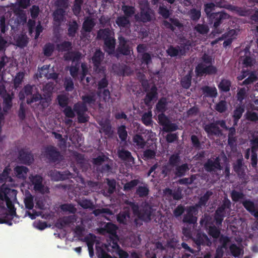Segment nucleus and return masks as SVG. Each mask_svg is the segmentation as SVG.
I'll list each match as a JSON object with an SVG mask.
<instances>
[{"label": "nucleus", "mask_w": 258, "mask_h": 258, "mask_svg": "<svg viewBox=\"0 0 258 258\" xmlns=\"http://www.w3.org/2000/svg\"><path fill=\"white\" fill-rule=\"evenodd\" d=\"M2 98H3V110L5 112H7L12 107L13 94L12 93V94H10L9 93H7L5 94V95L3 96Z\"/></svg>", "instance_id": "nucleus-22"}, {"label": "nucleus", "mask_w": 258, "mask_h": 258, "mask_svg": "<svg viewBox=\"0 0 258 258\" xmlns=\"http://www.w3.org/2000/svg\"><path fill=\"white\" fill-rule=\"evenodd\" d=\"M24 78V73L23 72H20L16 74V75L13 80V84L15 89H17L19 87L23 81Z\"/></svg>", "instance_id": "nucleus-48"}, {"label": "nucleus", "mask_w": 258, "mask_h": 258, "mask_svg": "<svg viewBox=\"0 0 258 258\" xmlns=\"http://www.w3.org/2000/svg\"><path fill=\"white\" fill-rule=\"evenodd\" d=\"M104 58V53L100 48L97 49L91 58L94 68L95 70H97L99 68Z\"/></svg>", "instance_id": "nucleus-16"}, {"label": "nucleus", "mask_w": 258, "mask_h": 258, "mask_svg": "<svg viewBox=\"0 0 258 258\" xmlns=\"http://www.w3.org/2000/svg\"><path fill=\"white\" fill-rule=\"evenodd\" d=\"M180 161V158L178 154H173L168 160V164L171 167H176L178 165Z\"/></svg>", "instance_id": "nucleus-49"}, {"label": "nucleus", "mask_w": 258, "mask_h": 258, "mask_svg": "<svg viewBox=\"0 0 258 258\" xmlns=\"http://www.w3.org/2000/svg\"><path fill=\"white\" fill-rule=\"evenodd\" d=\"M158 123L162 127L167 124L170 120L165 113H160L158 115Z\"/></svg>", "instance_id": "nucleus-60"}, {"label": "nucleus", "mask_w": 258, "mask_h": 258, "mask_svg": "<svg viewBox=\"0 0 258 258\" xmlns=\"http://www.w3.org/2000/svg\"><path fill=\"white\" fill-rule=\"evenodd\" d=\"M213 194V192L211 190L207 191L203 196L201 197L198 203L196 204L195 206L197 208L206 206L208 201Z\"/></svg>", "instance_id": "nucleus-30"}, {"label": "nucleus", "mask_w": 258, "mask_h": 258, "mask_svg": "<svg viewBox=\"0 0 258 258\" xmlns=\"http://www.w3.org/2000/svg\"><path fill=\"white\" fill-rule=\"evenodd\" d=\"M167 53L171 57H175L179 55L183 56L185 54V45H181L180 46L177 45L174 47L170 45L166 50Z\"/></svg>", "instance_id": "nucleus-15"}, {"label": "nucleus", "mask_w": 258, "mask_h": 258, "mask_svg": "<svg viewBox=\"0 0 258 258\" xmlns=\"http://www.w3.org/2000/svg\"><path fill=\"white\" fill-rule=\"evenodd\" d=\"M133 142L140 148H143L146 145V142L141 134H136L133 137Z\"/></svg>", "instance_id": "nucleus-42"}, {"label": "nucleus", "mask_w": 258, "mask_h": 258, "mask_svg": "<svg viewBox=\"0 0 258 258\" xmlns=\"http://www.w3.org/2000/svg\"><path fill=\"white\" fill-rule=\"evenodd\" d=\"M10 169L8 167H6L3 172L0 174V183H6L10 181L11 177L10 176Z\"/></svg>", "instance_id": "nucleus-51"}, {"label": "nucleus", "mask_w": 258, "mask_h": 258, "mask_svg": "<svg viewBox=\"0 0 258 258\" xmlns=\"http://www.w3.org/2000/svg\"><path fill=\"white\" fill-rule=\"evenodd\" d=\"M72 48V43L70 41H64L62 43L56 45V49L58 51L67 52H70V50Z\"/></svg>", "instance_id": "nucleus-34"}, {"label": "nucleus", "mask_w": 258, "mask_h": 258, "mask_svg": "<svg viewBox=\"0 0 258 258\" xmlns=\"http://www.w3.org/2000/svg\"><path fill=\"white\" fill-rule=\"evenodd\" d=\"M136 194L140 198L148 196L149 194V189L147 184L143 186H139L137 188Z\"/></svg>", "instance_id": "nucleus-43"}, {"label": "nucleus", "mask_w": 258, "mask_h": 258, "mask_svg": "<svg viewBox=\"0 0 258 258\" xmlns=\"http://www.w3.org/2000/svg\"><path fill=\"white\" fill-rule=\"evenodd\" d=\"M115 23L119 27L123 28H125L130 24L129 19L124 16L118 17L115 20Z\"/></svg>", "instance_id": "nucleus-45"}, {"label": "nucleus", "mask_w": 258, "mask_h": 258, "mask_svg": "<svg viewBox=\"0 0 258 258\" xmlns=\"http://www.w3.org/2000/svg\"><path fill=\"white\" fill-rule=\"evenodd\" d=\"M151 12V9L149 5L147 4L140 8V17L137 15L135 16V18L143 23L150 22L152 19Z\"/></svg>", "instance_id": "nucleus-12"}, {"label": "nucleus", "mask_w": 258, "mask_h": 258, "mask_svg": "<svg viewBox=\"0 0 258 258\" xmlns=\"http://www.w3.org/2000/svg\"><path fill=\"white\" fill-rule=\"evenodd\" d=\"M215 7L216 5L213 3H209L204 5V11L209 18L213 14L212 12L215 10Z\"/></svg>", "instance_id": "nucleus-57"}, {"label": "nucleus", "mask_w": 258, "mask_h": 258, "mask_svg": "<svg viewBox=\"0 0 258 258\" xmlns=\"http://www.w3.org/2000/svg\"><path fill=\"white\" fill-rule=\"evenodd\" d=\"M245 105L237 104L233 111L232 117L234 120V125H237L239 119L241 117L243 113L245 111Z\"/></svg>", "instance_id": "nucleus-19"}, {"label": "nucleus", "mask_w": 258, "mask_h": 258, "mask_svg": "<svg viewBox=\"0 0 258 258\" xmlns=\"http://www.w3.org/2000/svg\"><path fill=\"white\" fill-rule=\"evenodd\" d=\"M142 85L144 91L146 93L144 102L147 106H150L151 105L152 101H156L158 98L157 87L154 84L151 86L148 81L142 83Z\"/></svg>", "instance_id": "nucleus-2"}, {"label": "nucleus", "mask_w": 258, "mask_h": 258, "mask_svg": "<svg viewBox=\"0 0 258 258\" xmlns=\"http://www.w3.org/2000/svg\"><path fill=\"white\" fill-rule=\"evenodd\" d=\"M81 53L79 51H71L64 54V59L67 61L71 60L75 62V65H72L70 68V73L71 76L75 78L77 77L80 68Z\"/></svg>", "instance_id": "nucleus-1"}, {"label": "nucleus", "mask_w": 258, "mask_h": 258, "mask_svg": "<svg viewBox=\"0 0 258 258\" xmlns=\"http://www.w3.org/2000/svg\"><path fill=\"white\" fill-rule=\"evenodd\" d=\"M109 160V158L104 154L99 155L96 158H93L92 163L96 166H99L102 165L104 162Z\"/></svg>", "instance_id": "nucleus-52"}, {"label": "nucleus", "mask_w": 258, "mask_h": 258, "mask_svg": "<svg viewBox=\"0 0 258 258\" xmlns=\"http://www.w3.org/2000/svg\"><path fill=\"white\" fill-rule=\"evenodd\" d=\"M202 90L206 97L215 98L217 96V90L215 87L205 86L202 87Z\"/></svg>", "instance_id": "nucleus-27"}, {"label": "nucleus", "mask_w": 258, "mask_h": 258, "mask_svg": "<svg viewBox=\"0 0 258 258\" xmlns=\"http://www.w3.org/2000/svg\"><path fill=\"white\" fill-rule=\"evenodd\" d=\"M139 183L138 179H133L126 183L123 186L124 191H129L132 190L134 187L137 186Z\"/></svg>", "instance_id": "nucleus-64"}, {"label": "nucleus", "mask_w": 258, "mask_h": 258, "mask_svg": "<svg viewBox=\"0 0 258 258\" xmlns=\"http://www.w3.org/2000/svg\"><path fill=\"white\" fill-rule=\"evenodd\" d=\"M247 90L244 87L238 89L236 95V100L238 102V104L245 105L243 100L247 96Z\"/></svg>", "instance_id": "nucleus-23"}, {"label": "nucleus", "mask_w": 258, "mask_h": 258, "mask_svg": "<svg viewBox=\"0 0 258 258\" xmlns=\"http://www.w3.org/2000/svg\"><path fill=\"white\" fill-rule=\"evenodd\" d=\"M195 72L198 76H202L204 75H213L217 72L216 67L211 64L205 66L203 62L199 63L196 67Z\"/></svg>", "instance_id": "nucleus-8"}, {"label": "nucleus", "mask_w": 258, "mask_h": 258, "mask_svg": "<svg viewBox=\"0 0 258 258\" xmlns=\"http://www.w3.org/2000/svg\"><path fill=\"white\" fill-rule=\"evenodd\" d=\"M81 99L83 101L82 103H85V105H94L96 101V95L95 92H92L89 94L82 96Z\"/></svg>", "instance_id": "nucleus-29"}, {"label": "nucleus", "mask_w": 258, "mask_h": 258, "mask_svg": "<svg viewBox=\"0 0 258 258\" xmlns=\"http://www.w3.org/2000/svg\"><path fill=\"white\" fill-rule=\"evenodd\" d=\"M54 49V45L53 43L50 42L46 43L43 48L44 55L47 57L51 56Z\"/></svg>", "instance_id": "nucleus-44"}, {"label": "nucleus", "mask_w": 258, "mask_h": 258, "mask_svg": "<svg viewBox=\"0 0 258 258\" xmlns=\"http://www.w3.org/2000/svg\"><path fill=\"white\" fill-rule=\"evenodd\" d=\"M44 156L51 163H58L62 159V156L60 152L52 145L47 146L44 148Z\"/></svg>", "instance_id": "nucleus-6"}, {"label": "nucleus", "mask_w": 258, "mask_h": 258, "mask_svg": "<svg viewBox=\"0 0 258 258\" xmlns=\"http://www.w3.org/2000/svg\"><path fill=\"white\" fill-rule=\"evenodd\" d=\"M142 122L146 126L150 125L152 122L151 112H145L142 117Z\"/></svg>", "instance_id": "nucleus-62"}, {"label": "nucleus", "mask_w": 258, "mask_h": 258, "mask_svg": "<svg viewBox=\"0 0 258 258\" xmlns=\"http://www.w3.org/2000/svg\"><path fill=\"white\" fill-rule=\"evenodd\" d=\"M121 10L123 12L124 16L126 17L128 19L132 17L136 12L135 7L129 5H122Z\"/></svg>", "instance_id": "nucleus-33"}, {"label": "nucleus", "mask_w": 258, "mask_h": 258, "mask_svg": "<svg viewBox=\"0 0 258 258\" xmlns=\"http://www.w3.org/2000/svg\"><path fill=\"white\" fill-rule=\"evenodd\" d=\"M197 208L195 206H190L186 208L185 214L183 215L182 222L189 225H195L197 223L198 218Z\"/></svg>", "instance_id": "nucleus-7"}, {"label": "nucleus", "mask_w": 258, "mask_h": 258, "mask_svg": "<svg viewBox=\"0 0 258 258\" xmlns=\"http://www.w3.org/2000/svg\"><path fill=\"white\" fill-rule=\"evenodd\" d=\"M31 181L34 185V189L41 194H44L49 191L48 188H46L43 184V178L39 175L33 176L31 178Z\"/></svg>", "instance_id": "nucleus-11"}, {"label": "nucleus", "mask_w": 258, "mask_h": 258, "mask_svg": "<svg viewBox=\"0 0 258 258\" xmlns=\"http://www.w3.org/2000/svg\"><path fill=\"white\" fill-rule=\"evenodd\" d=\"M95 25V23L93 19L90 17H87L83 23L82 28L85 32H90Z\"/></svg>", "instance_id": "nucleus-28"}, {"label": "nucleus", "mask_w": 258, "mask_h": 258, "mask_svg": "<svg viewBox=\"0 0 258 258\" xmlns=\"http://www.w3.org/2000/svg\"><path fill=\"white\" fill-rule=\"evenodd\" d=\"M83 4V0H75L72 11L76 16H78L80 15Z\"/></svg>", "instance_id": "nucleus-47"}, {"label": "nucleus", "mask_w": 258, "mask_h": 258, "mask_svg": "<svg viewBox=\"0 0 258 258\" xmlns=\"http://www.w3.org/2000/svg\"><path fill=\"white\" fill-rule=\"evenodd\" d=\"M18 159L21 163L26 165H30L34 160L33 156L31 151L24 149H21L19 151Z\"/></svg>", "instance_id": "nucleus-13"}, {"label": "nucleus", "mask_w": 258, "mask_h": 258, "mask_svg": "<svg viewBox=\"0 0 258 258\" xmlns=\"http://www.w3.org/2000/svg\"><path fill=\"white\" fill-rule=\"evenodd\" d=\"M189 170L187 163H184L180 165H177L175 168L174 174L176 177H181L185 175L186 172Z\"/></svg>", "instance_id": "nucleus-21"}, {"label": "nucleus", "mask_w": 258, "mask_h": 258, "mask_svg": "<svg viewBox=\"0 0 258 258\" xmlns=\"http://www.w3.org/2000/svg\"><path fill=\"white\" fill-rule=\"evenodd\" d=\"M54 6L57 9H62L66 11L69 6V1L56 0L54 2Z\"/></svg>", "instance_id": "nucleus-56"}, {"label": "nucleus", "mask_w": 258, "mask_h": 258, "mask_svg": "<svg viewBox=\"0 0 258 258\" xmlns=\"http://www.w3.org/2000/svg\"><path fill=\"white\" fill-rule=\"evenodd\" d=\"M225 216L226 211L223 210L222 208H220L219 207H218L215 211L214 215V219L215 220L216 224L217 225H221L224 218Z\"/></svg>", "instance_id": "nucleus-25"}, {"label": "nucleus", "mask_w": 258, "mask_h": 258, "mask_svg": "<svg viewBox=\"0 0 258 258\" xmlns=\"http://www.w3.org/2000/svg\"><path fill=\"white\" fill-rule=\"evenodd\" d=\"M219 90L223 92H229L231 87V82L227 79H222L218 85Z\"/></svg>", "instance_id": "nucleus-35"}, {"label": "nucleus", "mask_w": 258, "mask_h": 258, "mask_svg": "<svg viewBox=\"0 0 258 258\" xmlns=\"http://www.w3.org/2000/svg\"><path fill=\"white\" fill-rule=\"evenodd\" d=\"M117 221L120 224H126L130 218V212L128 209L121 211L117 215Z\"/></svg>", "instance_id": "nucleus-24"}, {"label": "nucleus", "mask_w": 258, "mask_h": 258, "mask_svg": "<svg viewBox=\"0 0 258 258\" xmlns=\"http://www.w3.org/2000/svg\"><path fill=\"white\" fill-rule=\"evenodd\" d=\"M78 29V24L76 21L74 20L69 25V28L68 29V36L71 37H75Z\"/></svg>", "instance_id": "nucleus-41"}, {"label": "nucleus", "mask_w": 258, "mask_h": 258, "mask_svg": "<svg viewBox=\"0 0 258 258\" xmlns=\"http://www.w3.org/2000/svg\"><path fill=\"white\" fill-rule=\"evenodd\" d=\"M117 133L122 142H126L127 138V132L125 125H121L118 126L117 128Z\"/></svg>", "instance_id": "nucleus-39"}, {"label": "nucleus", "mask_w": 258, "mask_h": 258, "mask_svg": "<svg viewBox=\"0 0 258 258\" xmlns=\"http://www.w3.org/2000/svg\"><path fill=\"white\" fill-rule=\"evenodd\" d=\"M195 243L197 245V248L200 250L201 246H210L212 242L208 236L205 233H198L194 240Z\"/></svg>", "instance_id": "nucleus-14"}, {"label": "nucleus", "mask_w": 258, "mask_h": 258, "mask_svg": "<svg viewBox=\"0 0 258 258\" xmlns=\"http://www.w3.org/2000/svg\"><path fill=\"white\" fill-rule=\"evenodd\" d=\"M192 76L191 72H188L185 76L181 78L180 81L181 86L184 89L189 88L191 84Z\"/></svg>", "instance_id": "nucleus-36"}, {"label": "nucleus", "mask_w": 258, "mask_h": 258, "mask_svg": "<svg viewBox=\"0 0 258 258\" xmlns=\"http://www.w3.org/2000/svg\"><path fill=\"white\" fill-rule=\"evenodd\" d=\"M208 234L213 238H218L220 235V230L215 226H210L209 228Z\"/></svg>", "instance_id": "nucleus-63"}, {"label": "nucleus", "mask_w": 258, "mask_h": 258, "mask_svg": "<svg viewBox=\"0 0 258 258\" xmlns=\"http://www.w3.org/2000/svg\"><path fill=\"white\" fill-rule=\"evenodd\" d=\"M138 206L135 205L133 208L134 213L138 212V217L141 220L145 221H149L152 219V216L154 214L155 210L153 207L148 203H145L142 207V209L139 211Z\"/></svg>", "instance_id": "nucleus-3"}, {"label": "nucleus", "mask_w": 258, "mask_h": 258, "mask_svg": "<svg viewBox=\"0 0 258 258\" xmlns=\"http://www.w3.org/2000/svg\"><path fill=\"white\" fill-rule=\"evenodd\" d=\"M168 102L167 98L161 97L156 103L155 112L158 113H164L167 109Z\"/></svg>", "instance_id": "nucleus-20"}, {"label": "nucleus", "mask_w": 258, "mask_h": 258, "mask_svg": "<svg viewBox=\"0 0 258 258\" xmlns=\"http://www.w3.org/2000/svg\"><path fill=\"white\" fill-rule=\"evenodd\" d=\"M116 40L114 37L104 41L103 49L109 55L115 53Z\"/></svg>", "instance_id": "nucleus-17"}, {"label": "nucleus", "mask_w": 258, "mask_h": 258, "mask_svg": "<svg viewBox=\"0 0 258 258\" xmlns=\"http://www.w3.org/2000/svg\"><path fill=\"white\" fill-rule=\"evenodd\" d=\"M66 11L62 9H56L53 13L54 24L59 26L64 19Z\"/></svg>", "instance_id": "nucleus-18"}, {"label": "nucleus", "mask_w": 258, "mask_h": 258, "mask_svg": "<svg viewBox=\"0 0 258 258\" xmlns=\"http://www.w3.org/2000/svg\"><path fill=\"white\" fill-rule=\"evenodd\" d=\"M244 208L249 212L252 215L257 211L254 203L249 199L245 200L242 202Z\"/></svg>", "instance_id": "nucleus-26"}, {"label": "nucleus", "mask_w": 258, "mask_h": 258, "mask_svg": "<svg viewBox=\"0 0 258 258\" xmlns=\"http://www.w3.org/2000/svg\"><path fill=\"white\" fill-rule=\"evenodd\" d=\"M204 168L207 172L210 173L216 172L217 170H221L222 167L221 165L219 157H216L214 160L208 159L204 163Z\"/></svg>", "instance_id": "nucleus-10"}, {"label": "nucleus", "mask_w": 258, "mask_h": 258, "mask_svg": "<svg viewBox=\"0 0 258 258\" xmlns=\"http://www.w3.org/2000/svg\"><path fill=\"white\" fill-rule=\"evenodd\" d=\"M111 32L109 28L100 29L97 32V38L102 39L104 41L112 37Z\"/></svg>", "instance_id": "nucleus-32"}, {"label": "nucleus", "mask_w": 258, "mask_h": 258, "mask_svg": "<svg viewBox=\"0 0 258 258\" xmlns=\"http://www.w3.org/2000/svg\"><path fill=\"white\" fill-rule=\"evenodd\" d=\"M231 198L233 202L236 203L240 200L243 199L245 198V195L242 192L233 189L231 192Z\"/></svg>", "instance_id": "nucleus-50"}, {"label": "nucleus", "mask_w": 258, "mask_h": 258, "mask_svg": "<svg viewBox=\"0 0 258 258\" xmlns=\"http://www.w3.org/2000/svg\"><path fill=\"white\" fill-rule=\"evenodd\" d=\"M118 157L122 160H130L133 159L131 153L128 150L122 149L118 150Z\"/></svg>", "instance_id": "nucleus-46"}, {"label": "nucleus", "mask_w": 258, "mask_h": 258, "mask_svg": "<svg viewBox=\"0 0 258 258\" xmlns=\"http://www.w3.org/2000/svg\"><path fill=\"white\" fill-rule=\"evenodd\" d=\"M194 30L196 33L204 35L208 33L209 28L207 24H198L195 26Z\"/></svg>", "instance_id": "nucleus-37"}, {"label": "nucleus", "mask_w": 258, "mask_h": 258, "mask_svg": "<svg viewBox=\"0 0 258 258\" xmlns=\"http://www.w3.org/2000/svg\"><path fill=\"white\" fill-rule=\"evenodd\" d=\"M118 45L115 50V56L118 57L120 55H130L133 51L132 46L128 44L129 40L122 35L118 37Z\"/></svg>", "instance_id": "nucleus-4"}, {"label": "nucleus", "mask_w": 258, "mask_h": 258, "mask_svg": "<svg viewBox=\"0 0 258 258\" xmlns=\"http://www.w3.org/2000/svg\"><path fill=\"white\" fill-rule=\"evenodd\" d=\"M57 100L58 105L61 108H64L69 106V98L66 95H58L57 97Z\"/></svg>", "instance_id": "nucleus-54"}, {"label": "nucleus", "mask_w": 258, "mask_h": 258, "mask_svg": "<svg viewBox=\"0 0 258 258\" xmlns=\"http://www.w3.org/2000/svg\"><path fill=\"white\" fill-rule=\"evenodd\" d=\"M191 144L194 148L196 149H200L202 148V143L200 141L199 138L195 135H192L190 137Z\"/></svg>", "instance_id": "nucleus-61"}, {"label": "nucleus", "mask_w": 258, "mask_h": 258, "mask_svg": "<svg viewBox=\"0 0 258 258\" xmlns=\"http://www.w3.org/2000/svg\"><path fill=\"white\" fill-rule=\"evenodd\" d=\"M100 125L101 126V130L105 135L109 137L113 135V131L112 130V126L110 122L105 121Z\"/></svg>", "instance_id": "nucleus-40"}, {"label": "nucleus", "mask_w": 258, "mask_h": 258, "mask_svg": "<svg viewBox=\"0 0 258 258\" xmlns=\"http://www.w3.org/2000/svg\"><path fill=\"white\" fill-rule=\"evenodd\" d=\"M186 211V208L181 204L178 205L173 210V214L174 216L178 218L180 217Z\"/></svg>", "instance_id": "nucleus-59"}, {"label": "nucleus", "mask_w": 258, "mask_h": 258, "mask_svg": "<svg viewBox=\"0 0 258 258\" xmlns=\"http://www.w3.org/2000/svg\"><path fill=\"white\" fill-rule=\"evenodd\" d=\"M117 227L115 225L111 223H107L104 228V230L110 235V236L117 237Z\"/></svg>", "instance_id": "nucleus-38"}, {"label": "nucleus", "mask_w": 258, "mask_h": 258, "mask_svg": "<svg viewBox=\"0 0 258 258\" xmlns=\"http://www.w3.org/2000/svg\"><path fill=\"white\" fill-rule=\"evenodd\" d=\"M74 110L77 115L78 122L84 123L89 121V116L86 113L88 111L87 105L81 102H78L74 105Z\"/></svg>", "instance_id": "nucleus-5"}, {"label": "nucleus", "mask_w": 258, "mask_h": 258, "mask_svg": "<svg viewBox=\"0 0 258 258\" xmlns=\"http://www.w3.org/2000/svg\"><path fill=\"white\" fill-rule=\"evenodd\" d=\"M215 109L219 113H224L227 109V104L225 100H220L215 106Z\"/></svg>", "instance_id": "nucleus-53"}, {"label": "nucleus", "mask_w": 258, "mask_h": 258, "mask_svg": "<svg viewBox=\"0 0 258 258\" xmlns=\"http://www.w3.org/2000/svg\"><path fill=\"white\" fill-rule=\"evenodd\" d=\"M28 43V37L27 36L24 35H22L19 36L16 40V44L20 48H24L26 46Z\"/></svg>", "instance_id": "nucleus-55"}, {"label": "nucleus", "mask_w": 258, "mask_h": 258, "mask_svg": "<svg viewBox=\"0 0 258 258\" xmlns=\"http://www.w3.org/2000/svg\"><path fill=\"white\" fill-rule=\"evenodd\" d=\"M196 178V175L194 174H192L190 175V177H189V178L185 177V178H181V179H179L178 180V183L179 184H181V185H190V184H191L194 182V181H195Z\"/></svg>", "instance_id": "nucleus-58"}, {"label": "nucleus", "mask_w": 258, "mask_h": 258, "mask_svg": "<svg viewBox=\"0 0 258 258\" xmlns=\"http://www.w3.org/2000/svg\"><path fill=\"white\" fill-rule=\"evenodd\" d=\"M204 130L208 134L219 135L221 133V131L218 126L214 123H211L205 126Z\"/></svg>", "instance_id": "nucleus-31"}, {"label": "nucleus", "mask_w": 258, "mask_h": 258, "mask_svg": "<svg viewBox=\"0 0 258 258\" xmlns=\"http://www.w3.org/2000/svg\"><path fill=\"white\" fill-rule=\"evenodd\" d=\"M229 15L223 12L213 13L211 16L209 18L211 23L213 24V28L215 30L218 29L220 25L223 23L224 20L228 19Z\"/></svg>", "instance_id": "nucleus-9"}]
</instances>
